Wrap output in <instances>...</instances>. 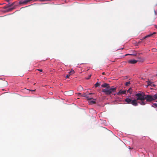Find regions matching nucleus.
Masks as SVG:
<instances>
[{"label": "nucleus", "instance_id": "nucleus-12", "mask_svg": "<svg viewBox=\"0 0 157 157\" xmlns=\"http://www.w3.org/2000/svg\"><path fill=\"white\" fill-rule=\"evenodd\" d=\"M73 94V92L72 90H70L68 94L69 95H72Z\"/></svg>", "mask_w": 157, "mask_h": 157}, {"label": "nucleus", "instance_id": "nucleus-20", "mask_svg": "<svg viewBox=\"0 0 157 157\" xmlns=\"http://www.w3.org/2000/svg\"><path fill=\"white\" fill-rule=\"evenodd\" d=\"M91 75H90L88 78H86V79H89L91 77Z\"/></svg>", "mask_w": 157, "mask_h": 157}, {"label": "nucleus", "instance_id": "nucleus-4", "mask_svg": "<svg viewBox=\"0 0 157 157\" xmlns=\"http://www.w3.org/2000/svg\"><path fill=\"white\" fill-rule=\"evenodd\" d=\"M148 95L152 97L153 99H152V100H151V101H147V102H151L152 101H153L157 99V93L155 94L154 95Z\"/></svg>", "mask_w": 157, "mask_h": 157}, {"label": "nucleus", "instance_id": "nucleus-31", "mask_svg": "<svg viewBox=\"0 0 157 157\" xmlns=\"http://www.w3.org/2000/svg\"><path fill=\"white\" fill-rule=\"evenodd\" d=\"M92 94L91 93H89V95H90V94Z\"/></svg>", "mask_w": 157, "mask_h": 157}, {"label": "nucleus", "instance_id": "nucleus-30", "mask_svg": "<svg viewBox=\"0 0 157 157\" xmlns=\"http://www.w3.org/2000/svg\"><path fill=\"white\" fill-rule=\"evenodd\" d=\"M155 14H156V12L155 11Z\"/></svg>", "mask_w": 157, "mask_h": 157}, {"label": "nucleus", "instance_id": "nucleus-36", "mask_svg": "<svg viewBox=\"0 0 157 157\" xmlns=\"http://www.w3.org/2000/svg\"><path fill=\"white\" fill-rule=\"evenodd\" d=\"M14 8H12V9H13Z\"/></svg>", "mask_w": 157, "mask_h": 157}, {"label": "nucleus", "instance_id": "nucleus-1", "mask_svg": "<svg viewBox=\"0 0 157 157\" xmlns=\"http://www.w3.org/2000/svg\"><path fill=\"white\" fill-rule=\"evenodd\" d=\"M135 95L137 97L136 99L132 100L127 98L125 99V101L128 104H131L134 106H137L138 105V103L141 105H144L146 104L147 101H150L153 99L152 97L145 95L143 92L137 93Z\"/></svg>", "mask_w": 157, "mask_h": 157}, {"label": "nucleus", "instance_id": "nucleus-10", "mask_svg": "<svg viewBox=\"0 0 157 157\" xmlns=\"http://www.w3.org/2000/svg\"><path fill=\"white\" fill-rule=\"evenodd\" d=\"M120 92L121 94H125L126 93V90H124L123 91L122 90H120Z\"/></svg>", "mask_w": 157, "mask_h": 157}, {"label": "nucleus", "instance_id": "nucleus-21", "mask_svg": "<svg viewBox=\"0 0 157 157\" xmlns=\"http://www.w3.org/2000/svg\"><path fill=\"white\" fill-rule=\"evenodd\" d=\"M116 94H117V95H119L121 94L120 91H119V92H118L117 93V94H114V95H115Z\"/></svg>", "mask_w": 157, "mask_h": 157}, {"label": "nucleus", "instance_id": "nucleus-8", "mask_svg": "<svg viewBox=\"0 0 157 157\" xmlns=\"http://www.w3.org/2000/svg\"><path fill=\"white\" fill-rule=\"evenodd\" d=\"M101 86L104 88L106 87V88H109L110 87L109 84L106 83H104L102 84Z\"/></svg>", "mask_w": 157, "mask_h": 157}, {"label": "nucleus", "instance_id": "nucleus-17", "mask_svg": "<svg viewBox=\"0 0 157 157\" xmlns=\"http://www.w3.org/2000/svg\"><path fill=\"white\" fill-rule=\"evenodd\" d=\"M14 2L12 3L11 4H9L7 6V7H10V6H13L14 5Z\"/></svg>", "mask_w": 157, "mask_h": 157}, {"label": "nucleus", "instance_id": "nucleus-3", "mask_svg": "<svg viewBox=\"0 0 157 157\" xmlns=\"http://www.w3.org/2000/svg\"><path fill=\"white\" fill-rule=\"evenodd\" d=\"M8 85V82L7 81L3 80L1 78V85L3 87H5L7 86Z\"/></svg>", "mask_w": 157, "mask_h": 157}, {"label": "nucleus", "instance_id": "nucleus-18", "mask_svg": "<svg viewBox=\"0 0 157 157\" xmlns=\"http://www.w3.org/2000/svg\"><path fill=\"white\" fill-rule=\"evenodd\" d=\"M130 84V82H126L125 84V85L126 86H128V85Z\"/></svg>", "mask_w": 157, "mask_h": 157}, {"label": "nucleus", "instance_id": "nucleus-29", "mask_svg": "<svg viewBox=\"0 0 157 157\" xmlns=\"http://www.w3.org/2000/svg\"><path fill=\"white\" fill-rule=\"evenodd\" d=\"M36 90H31V91H35Z\"/></svg>", "mask_w": 157, "mask_h": 157}, {"label": "nucleus", "instance_id": "nucleus-19", "mask_svg": "<svg viewBox=\"0 0 157 157\" xmlns=\"http://www.w3.org/2000/svg\"><path fill=\"white\" fill-rule=\"evenodd\" d=\"M90 103H92V104H95L96 103L95 101H90Z\"/></svg>", "mask_w": 157, "mask_h": 157}, {"label": "nucleus", "instance_id": "nucleus-35", "mask_svg": "<svg viewBox=\"0 0 157 157\" xmlns=\"http://www.w3.org/2000/svg\"><path fill=\"white\" fill-rule=\"evenodd\" d=\"M35 84H36V83H34V85H35Z\"/></svg>", "mask_w": 157, "mask_h": 157}, {"label": "nucleus", "instance_id": "nucleus-14", "mask_svg": "<svg viewBox=\"0 0 157 157\" xmlns=\"http://www.w3.org/2000/svg\"><path fill=\"white\" fill-rule=\"evenodd\" d=\"M147 82L148 86H150V85H151L152 83L149 80L148 81H147Z\"/></svg>", "mask_w": 157, "mask_h": 157}, {"label": "nucleus", "instance_id": "nucleus-26", "mask_svg": "<svg viewBox=\"0 0 157 157\" xmlns=\"http://www.w3.org/2000/svg\"><path fill=\"white\" fill-rule=\"evenodd\" d=\"M155 28H157V25H155Z\"/></svg>", "mask_w": 157, "mask_h": 157}, {"label": "nucleus", "instance_id": "nucleus-7", "mask_svg": "<svg viewBox=\"0 0 157 157\" xmlns=\"http://www.w3.org/2000/svg\"><path fill=\"white\" fill-rule=\"evenodd\" d=\"M82 96L86 98L88 100H90L92 99H94L93 98H90L88 95L86 94H83Z\"/></svg>", "mask_w": 157, "mask_h": 157}, {"label": "nucleus", "instance_id": "nucleus-15", "mask_svg": "<svg viewBox=\"0 0 157 157\" xmlns=\"http://www.w3.org/2000/svg\"><path fill=\"white\" fill-rule=\"evenodd\" d=\"M14 2L12 3L11 4H9L7 6V7H10V6H13L14 5Z\"/></svg>", "mask_w": 157, "mask_h": 157}, {"label": "nucleus", "instance_id": "nucleus-24", "mask_svg": "<svg viewBox=\"0 0 157 157\" xmlns=\"http://www.w3.org/2000/svg\"><path fill=\"white\" fill-rule=\"evenodd\" d=\"M151 86H152L154 87L155 86V85L154 84H152V85H151Z\"/></svg>", "mask_w": 157, "mask_h": 157}, {"label": "nucleus", "instance_id": "nucleus-6", "mask_svg": "<svg viewBox=\"0 0 157 157\" xmlns=\"http://www.w3.org/2000/svg\"><path fill=\"white\" fill-rule=\"evenodd\" d=\"M75 73V71L73 69H71L70 72H69L68 74L66 76V77L68 78H69L70 76L74 74Z\"/></svg>", "mask_w": 157, "mask_h": 157}, {"label": "nucleus", "instance_id": "nucleus-32", "mask_svg": "<svg viewBox=\"0 0 157 157\" xmlns=\"http://www.w3.org/2000/svg\"><path fill=\"white\" fill-rule=\"evenodd\" d=\"M60 86H62V84H60Z\"/></svg>", "mask_w": 157, "mask_h": 157}, {"label": "nucleus", "instance_id": "nucleus-9", "mask_svg": "<svg viewBox=\"0 0 157 157\" xmlns=\"http://www.w3.org/2000/svg\"><path fill=\"white\" fill-rule=\"evenodd\" d=\"M156 33L155 32H154L152 34H151L149 35H147L145 36L142 39H141L142 40H143L144 39H145L146 38L150 37L153 34H155Z\"/></svg>", "mask_w": 157, "mask_h": 157}, {"label": "nucleus", "instance_id": "nucleus-13", "mask_svg": "<svg viewBox=\"0 0 157 157\" xmlns=\"http://www.w3.org/2000/svg\"><path fill=\"white\" fill-rule=\"evenodd\" d=\"M100 84L99 83L97 82L95 84V86L96 87H98L100 86Z\"/></svg>", "mask_w": 157, "mask_h": 157}, {"label": "nucleus", "instance_id": "nucleus-33", "mask_svg": "<svg viewBox=\"0 0 157 157\" xmlns=\"http://www.w3.org/2000/svg\"><path fill=\"white\" fill-rule=\"evenodd\" d=\"M53 94V93H52V92H51V93H50V94Z\"/></svg>", "mask_w": 157, "mask_h": 157}, {"label": "nucleus", "instance_id": "nucleus-34", "mask_svg": "<svg viewBox=\"0 0 157 157\" xmlns=\"http://www.w3.org/2000/svg\"><path fill=\"white\" fill-rule=\"evenodd\" d=\"M2 90H4V89H2Z\"/></svg>", "mask_w": 157, "mask_h": 157}, {"label": "nucleus", "instance_id": "nucleus-25", "mask_svg": "<svg viewBox=\"0 0 157 157\" xmlns=\"http://www.w3.org/2000/svg\"><path fill=\"white\" fill-rule=\"evenodd\" d=\"M102 75H105V72H103L102 73Z\"/></svg>", "mask_w": 157, "mask_h": 157}, {"label": "nucleus", "instance_id": "nucleus-5", "mask_svg": "<svg viewBox=\"0 0 157 157\" xmlns=\"http://www.w3.org/2000/svg\"><path fill=\"white\" fill-rule=\"evenodd\" d=\"M138 61L135 59H130L127 61L128 63L130 64H135Z\"/></svg>", "mask_w": 157, "mask_h": 157}, {"label": "nucleus", "instance_id": "nucleus-28", "mask_svg": "<svg viewBox=\"0 0 157 157\" xmlns=\"http://www.w3.org/2000/svg\"><path fill=\"white\" fill-rule=\"evenodd\" d=\"M78 94H79H79H81V93H78Z\"/></svg>", "mask_w": 157, "mask_h": 157}, {"label": "nucleus", "instance_id": "nucleus-23", "mask_svg": "<svg viewBox=\"0 0 157 157\" xmlns=\"http://www.w3.org/2000/svg\"><path fill=\"white\" fill-rule=\"evenodd\" d=\"M37 70L40 71V72H42V69H37Z\"/></svg>", "mask_w": 157, "mask_h": 157}, {"label": "nucleus", "instance_id": "nucleus-27", "mask_svg": "<svg viewBox=\"0 0 157 157\" xmlns=\"http://www.w3.org/2000/svg\"><path fill=\"white\" fill-rule=\"evenodd\" d=\"M128 55H130L129 54H126L125 56H126Z\"/></svg>", "mask_w": 157, "mask_h": 157}, {"label": "nucleus", "instance_id": "nucleus-22", "mask_svg": "<svg viewBox=\"0 0 157 157\" xmlns=\"http://www.w3.org/2000/svg\"><path fill=\"white\" fill-rule=\"evenodd\" d=\"M153 105L157 107V103H154Z\"/></svg>", "mask_w": 157, "mask_h": 157}, {"label": "nucleus", "instance_id": "nucleus-2", "mask_svg": "<svg viewBox=\"0 0 157 157\" xmlns=\"http://www.w3.org/2000/svg\"><path fill=\"white\" fill-rule=\"evenodd\" d=\"M116 91V88L112 86L111 88H106L102 89V91L105 94L109 95L112 93L115 92Z\"/></svg>", "mask_w": 157, "mask_h": 157}, {"label": "nucleus", "instance_id": "nucleus-11", "mask_svg": "<svg viewBox=\"0 0 157 157\" xmlns=\"http://www.w3.org/2000/svg\"><path fill=\"white\" fill-rule=\"evenodd\" d=\"M132 89L131 87L127 91V92L128 93H129L130 94H132Z\"/></svg>", "mask_w": 157, "mask_h": 157}, {"label": "nucleus", "instance_id": "nucleus-16", "mask_svg": "<svg viewBox=\"0 0 157 157\" xmlns=\"http://www.w3.org/2000/svg\"><path fill=\"white\" fill-rule=\"evenodd\" d=\"M14 2L12 3L11 4H9L7 6V7H10V6H13L14 5Z\"/></svg>", "mask_w": 157, "mask_h": 157}]
</instances>
